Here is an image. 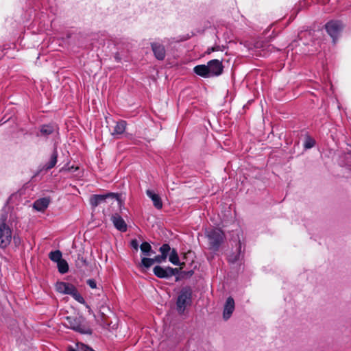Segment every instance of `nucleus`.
I'll use <instances>...</instances> for the list:
<instances>
[{
    "label": "nucleus",
    "instance_id": "8",
    "mask_svg": "<svg viewBox=\"0 0 351 351\" xmlns=\"http://www.w3.org/2000/svg\"><path fill=\"white\" fill-rule=\"evenodd\" d=\"M343 27V24L339 21H330L325 25L326 32L332 38L334 42H335Z\"/></svg>",
    "mask_w": 351,
    "mask_h": 351
},
{
    "label": "nucleus",
    "instance_id": "2",
    "mask_svg": "<svg viewBox=\"0 0 351 351\" xmlns=\"http://www.w3.org/2000/svg\"><path fill=\"white\" fill-rule=\"evenodd\" d=\"M7 214H2L0 217V248L5 249L11 243L12 239V230L7 223Z\"/></svg>",
    "mask_w": 351,
    "mask_h": 351
},
{
    "label": "nucleus",
    "instance_id": "24",
    "mask_svg": "<svg viewBox=\"0 0 351 351\" xmlns=\"http://www.w3.org/2000/svg\"><path fill=\"white\" fill-rule=\"evenodd\" d=\"M154 264L153 258L143 257L141 259V265L146 269L149 268Z\"/></svg>",
    "mask_w": 351,
    "mask_h": 351
},
{
    "label": "nucleus",
    "instance_id": "20",
    "mask_svg": "<svg viewBox=\"0 0 351 351\" xmlns=\"http://www.w3.org/2000/svg\"><path fill=\"white\" fill-rule=\"evenodd\" d=\"M142 253L145 256H150L151 253L153 252L151 245L148 242H143L140 246Z\"/></svg>",
    "mask_w": 351,
    "mask_h": 351
},
{
    "label": "nucleus",
    "instance_id": "23",
    "mask_svg": "<svg viewBox=\"0 0 351 351\" xmlns=\"http://www.w3.org/2000/svg\"><path fill=\"white\" fill-rule=\"evenodd\" d=\"M171 250V247L168 243H164L160 247L159 252L162 256L167 258Z\"/></svg>",
    "mask_w": 351,
    "mask_h": 351
},
{
    "label": "nucleus",
    "instance_id": "11",
    "mask_svg": "<svg viewBox=\"0 0 351 351\" xmlns=\"http://www.w3.org/2000/svg\"><path fill=\"white\" fill-rule=\"evenodd\" d=\"M242 244L240 241H239L237 247L235 252H232L228 256V261L230 263L234 264L239 261H240L243 255L242 254Z\"/></svg>",
    "mask_w": 351,
    "mask_h": 351
},
{
    "label": "nucleus",
    "instance_id": "34",
    "mask_svg": "<svg viewBox=\"0 0 351 351\" xmlns=\"http://www.w3.org/2000/svg\"><path fill=\"white\" fill-rule=\"evenodd\" d=\"M14 239L15 243H16V239L15 237H14Z\"/></svg>",
    "mask_w": 351,
    "mask_h": 351
},
{
    "label": "nucleus",
    "instance_id": "22",
    "mask_svg": "<svg viewBox=\"0 0 351 351\" xmlns=\"http://www.w3.org/2000/svg\"><path fill=\"white\" fill-rule=\"evenodd\" d=\"M62 252L60 250H55L49 253V258L51 261L58 263L62 259Z\"/></svg>",
    "mask_w": 351,
    "mask_h": 351
},
{
    "label": "nucleus",
    "instance_id": "21",
    "mask_svg": "<svg viewBox=\"0 0 351 351\" xmlns=\"http://www.w3.org/2000/svg\"><path fill=\"white\" fill-rule=\"evenodd\" d=\"M58 271L60 274H66L69 271V265L64 259H62L57 263Z\"/></svg>",
    "mask_w": 351,
    "mask_h": 351
},
{
    "label": "nucleus",
    "instance_id": "12",
    "mask_svg": "<svg viewBox=\"0 0 351 351\" xmlns=\"http://www.w3.org/2000/svg\"><path fill=\"white\" fill-rule=\"evenodd\" d=\"M111 220L114 227L121 232H125L127 230V224L123 219L117 213L112 215Z\"/></svg>",
    "mask_w": 351,
    "mask_h": 351
},
{
    "label": "nucleus",
    "instance_id": "13",
    "mask_svg": "<svg viewBox=\"0 0 351 351\" xmlns=\"http://www.w3.org/2000/svg\"><path fill=\"white\" fill-rule=\"evenodd\" d=\"M146 194L152 199L153 205L156 209H162L163 204L161 197L158 194L150 189L146 191Z\"/></svg>",
    "mask_w": 351,
    "mask_h": 351
},
{
    "label": "nucleus",
    "instance_id": "16",
    "mask_svg": "<svg viewBox=\"0 0 351 351\" xmlns=\"http://www.w3.org/2000/svg\"><path fill=\"white\" fill-rule=\"evenodd\" d=\"M49 204V200L47 198H40L37 199L34 203V208L38 211H43L45 210Z\"/></svg>",
    "mask_w": 351,
    "mask_h": 351
},
{
    "label": "nucleus",
    "instance_id": "17",
    "mask_svg": "<svg viewBox=\"0 0 351 351\" xmlns=\"http://www.w3.org/2000/svg\"><path fill=\"white\" fill-rule=\"evenodd\" d=\"M169 261L174 265L183 267L184 263H181L179 259L178 252L176 249L173 248L169 252Z\"/></svg>",
    "mask_w": 351,
    "mask_h": 351
},
{
    "label": "nucleus",
    "instance_id": "9",
    "mask_svg": "<svg viewBox=\"0 0 351 351\" xmlns=\"http://www.w3.org/2000/svg\"><path fill=\"white\" fill-rule=\"evenodd\" d=\"M119 199V195L114 193H108L104 195H93L90 198V203L93 207L97 206L101 202H105L107 198Z\"/></svg>",
    "mask_w": 351,
    "mask_h": 351
},
{
    "label": "nucleus",
    "instance_id": "18",
    "mask_svg": "<svg viewBox=\"0 0 351 351\" xmlns=\"http://www.w3.org/2000/svg\"><path fill=\"white\" fill-rule=\"evenodd\" d=\"M54 132V126L51 124L43 125L40 127V132L42 136H48Z\"/></svg>",
    "mask_w": 351,
    "mask_h": 351
},
{
    "label": "nucleus",
    "instance_id": "25",
    "mask_svg": "<svg viewBox=\"0 0 351 351\" xmlns=\"http://www.w3.org/2000/svg\"><path fill=\"white\" fill-rule=\"evenodd\" d=\"M315 144V141L312 138L308 136L306 137L305 142H304V147L306 149H310L312 148Z\"/></svg>",
    "mask_w": 351,
    "mask_h": 351
},
{
    "label": "nucleus",
    "instance_id": "3",
    "mask_svg": "<svg viewBox=\"0 0 351 351\" xmlns=\"http://www.w3.org/2000/svg\"><path fill=\"white\" fill-rule=\"evenodd\" d=\"M56 289L60 293L71 295L74 300L80 304H84L85 300L80 293L77 288L72 284L65 282H58L56 284Z\"/></svg>",
    "mask_w": 351,
    "mask_h": 351
},
{
    "label": "nucleus",
    "instance_id": "5",
    "mask_svg": "<svg viewBox=\"0 0 351 351\" xmlns=\"http://www.w3.org/2000/svg\"><path fill=\"white\" fill-rule=\"evenodd\" d=\"M64 325L83 334H90L91 332L90 329L84 324V319L82 317H66Z\"/></svg>",
    "mask_w": 351,
    "mask_h": 351
},
{
    "label": "nucleus",
    "instance_id": "7",
    "mask_svg": "<svg viewBox=\"0 0 351 351\" xmlns=\"http://www.w3.org/2000/svg\"><path fill=\"white\" fill-rule=\"evenodd\" d=\"M192 289L189 287H183L178 297L177 307H186L191 304Z\"/></svg>",
    "mask_w": 351,
    "mask_h": 351
},
{
    "label": "nucleus",
    "instance_id": "33",
    "mask_svg": "<svg viewBox=\"0 0 351 351\" xmlns=\"http://www.w3.org/2000/svg\"><path fill=\"white\" fill-rule=\"evenodd\" d=\"M218 51V47L208 48L207 50L208 53H210L213 51Z\"/></svg>",
    "mask_w": 351,
    "mask_h": 351
},
{
    "label": "nucleus",
    "instance_id": "27",
    "mask_svg": "<svg viewBox=\"0 0 351 351\" xmlns=\"http://www.w3.org/2000/svg\"><path fill=\"white\" fill-rule=\"evenodd\" d=\"M88 262L85 258H84L82 256L78 257V261L77 262V266L82 267L83 266H87Z\"/></svg>",
    "mask_w": 351,
    "mask_h": 351
},
{
    "label": "nucleus",
    "instance_id": "28",
    "mask_svg": "<svg viewBox=\"0 0 351 351\" xmlns=\"http://www.w3.org/2000/svg\"><path fill=\"white\" fill-rule=\"evenodd\" d=\"M95 311L97 313L99 314L100 312H99V308H95ZM93 315L95 316L96 320L97 322L99 323H101L103 322V313L101 315H99L97 317L95 315V311H92L91 312Z\"/></svg>",
    "mask_w": 351,
    "mask_h": 351
},
{
    "label": "nucleus",
    "instance_id": "1",
    "mask_svg": "<svg viewBox=\"0 0 351 351\" xmlns=\"http://www.w3.org/2000/svg\"><path fill=\"white\" fill-rule=\"evenodd\" d=\"M194 73L202 77L209 78L221 75L223 71L222 62L213 59L208 62L207 64L197 65L193 68Z\"/></svg>",
    "mask_w": 351,
    "mask_h": 351
},
{
    "label": "nucleus",
    "instance_id": "19",
    "mask_svg": "<svg viewBox=\"0 0 351 351\" xmlns=\"http://www.w3.org/2000/svg\"><path fill=\"white\" fill-rule=\"evenodd\" d=\"M67 351H95L91 348L86 346L84 343H79L76 344V348H73L72 346H69L67 348Z\"/></svg>",
    "mask_w": 351,
    "mask_h": 351
},
{
    "label": "nucleus",
    "instance_id": "29",
    "mask_svg": "<svg viewBox=\"0 0 351 351\" xmlns=\"http://www.w3.org/2000/svg\"><path fill=\"white\" fill-rule=\"evenodd\" d=\"M166 259H167L166 258H165L163 256L160 254V255L156 256L153 258V261H154V263H162L165 262L166 261Z\"/></svg>",
    "mask_w": 351,
    "mask_h": 351
},
{
    "label": "nucleus",
    "instance_id": "4",
    "mask_svg": "<svg viewBox=\"0 0 351 351\" xmlns=\"http://www.w3.org/2000/svg\"><path fill=\"white\" fill-rule=\"evenodd\" d=\"M206 236L208 240L210 248L214 251L219 250L225 237L223 231L219 228L206 230Z\"/></svg>",
    "mask_w": 351,
    "mask_h": 351
},
{
    "label": "nucleus",
    "instance_id": "14",
    "mask_svg": "<svg viewBox=\"0 0 351 351\" xmlns=\"http://www.w3.org/2000/svg\"><path fill=\"white\" fill-rule=\"evenodd\" d=\"M127 123L124 120H120L116 123L114 130L111 132L112 136L118 138L119 136L123 134L125 130Z\"/></svg>",
    "mask_w": 351,
    "mask_h": 351
},
{
    "label": "nucleus",
    "instance_id": "32",
    "mask_svg": "<svg viewBox=\"0 0 351 351\" xmlns=\"http://www.w3.org/2000/svg\"><path fill=\"white\" fill-rule=\"evenodd\" d=\"M130 245L134 249H135L136 250H138V243L137 240H136V239L132 240Z\"/></svg>",
    "mask_w": 351,
    "mask_h": 351
},
{
    "label": "nucleus",
    "instance_id": "30",
    "mask_svg": "<svg viewBox=\"0 0 351 351\" xmlns=\"http://www.w3.org/2000/svg\"><path fill=\"white\" fill-rule=\"evenodd\" d=\"M223 307H234V301L232 297L228 298Z\"/></svg>",
    "mask_w": 351,
    "mask_h": 351
},
{
    "label": "nucleus",
    "instance_id": "15",
    "mask_svg": "<svg viewBox=\"0 0 351 351\" xmlns=\"http://www.w3.org/2000/svg\"><path fill=\"white\" fill-rule=\"evenodd\" d=\"M57 161H58V152L55 149L53 151V152L50 156L49 162H47L46 164H45L43 165V167H42V169L48 171V170L53 168L56 166Z\"/></svg>",
    "mask_w": 351,
    "mask_h": 351
},
{
    "label": "nucleus",
    "instance_id": "26",
    "mask_svg": "<svg viewBox=\"0 0 351 351\" xmlns=\"http://www.w3.org/2000/svg\"><path fill=\"white\" fill-rule=\"evenodd\" d=\"M234 308H224L223 311V318L228 320L232 315Z\"/></svg>",
    "mask_w": 351,
    "mask_h": 351
},
{
    "label": "nucleus",
    "instance_id": "31",
    "mask_svg": "<svg viewBox=\"0 0 351 351\" xmlns=\"http://www.w3.org/2000/svg\"><path fill=\"white\" fill-rule=\"evenodd\" d=\"M86 283L92 289H95L97 287V282L94 279L87 280Z\"/></svg>",
    "mask_w": 351,
    "mask_h": 351
},
{
    "label": "nucleus",
    "instance_id": "6",
    "mask_svg": "<svg viewBox=\"0 0 351 351\" xmlns=\"http://www.w3.org/2000/svg\"><path fill=\"white\" fill-rule=\"evenodd\" d=\"M153 272L159 278H169L178 274L179 269L171 267H162L160 265H156L154 267Z\"/></svg>",
    "mask_w": 351,
    "mask_h": 351
},
{
    "label": "nucleus",
    "instance_id": "10",
    "mask_svg": "<svg viewBox=\"0 0 351 351\" xmlns=\"http://www.w3.org/2000/svg\"><path fill=\"white\" fill-rule=\"evenodd\" d=\"M151 47L155 58L158 60H163L166 56V51L164 45L158 43H152Z\"/></svg>",
    "mask_w": 351,
    "mask_h": 351
}]
</instances>
